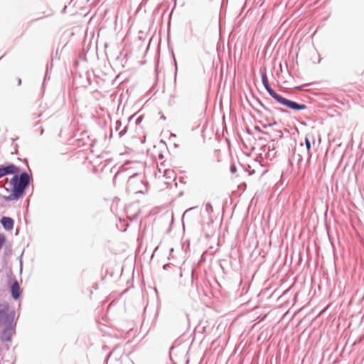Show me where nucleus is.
<instances>
[{
    "mask_svg": "<svg viewBox=\"0 0 364 364\" xmlns=\"http://www.w3.org/2000/svg\"><path fill=\"white\" fill-rule=\"evenodd\" d=\"M139 176V173H134V174H132V176H130L129 177V179L127 181V184L128 186H130L131 183H132L133 180Z\"/></svg>",
    "mask_w": 364,
    "mask_h": 364,
    "instance_id": "nucleus-19",
    "label": "nucleus"
},
{
    "mask_svg": "<svg viewBox=\"0 0 364 364\" xmlns=\"http://www.w3.org/2000/svg\"><path fill=\"white\" fill-rule=\"evenodd\" d=\"M4 55L0 58V60L3 58Z\"/></svg>",
    "mask_w": 364,
    "mask_h": 364,
    "instance_id": "nucleus-54",
    "label": "nucleus"
},
{
    "mask_svg": "<svg viewBox=\"0 0 364 364\" xmlns=\"http://www.w3.org/2000/svg\"><path fill=\"white\" fill-rule=\"evenodd\" d=\"M262 127H263V128L266 129V128H268V127H271V124H270V123L263 124Z\"/></svg>",
    "mask_w": 364,
    "mask_h": 364,
    "instance_id": "nucleus-32",
    "label": "nucleus"
},
{
    "mask_svg": "<svg viewBox=\"0 0 364 364\" xmlns=\"http://www.w3.org/2000/svg\"><path fill=\"white\" fill-rule=\"evenodd\" d=\"M173 7H172V9H171V11H170V14H168L169 19L171 18V15L173 14V11H174V9H176V5H177V1H173Z\"/></svg>",
    "mask_w": 364,
    "mask_h": 364,
    "instance_id": "nucleus-25",
    "label": "nucleus"
},
{
    "mask_svg": "<svg viewBox=\"0 0 364 364\" xmlns=\"http://www.w3.org/2000/svg\"><path fill=\"white\" fill-rule=\"evenodd\" d=\"M1 166L6 176L9 175H13V176L9 181V187L5 188L6 191L9 193V195L0 194V198L6 202H11L17 201L23 198L30 183L33 181L32 175L28 174L25 170H21L19 166L12 163H7Z\"/></svg>",
    "mask_w": 364,
    "mask_h": 364,
    "instance_id": "nucleus-1",
    "label": "nucleus"
},
{
    "mask_svg": "<svg viewBox=\"0 0 364 364\" xmlns=\"http://www.w3.org/2000/svg\"><path fill=\"white\" fill-rule=\"evenodd\" d=\"M4 176H6L3 170V168L0 165V178H3Z\"/></svg>",
    "mask_w": 364,
    "mask_h": 364,
    "instance_id": "nucleus-30",
    "label": "nucleus"
},
{
    "mask_svg": "<svg viewBox=\"0 0 364 364\" xmlns=\"http://www.w3.org/2000/svg\"><path fill=\"white\" fill-rule=\"evenodd\" d=\"M55 11L50 9L49 11H44L42 12L43 14L45 15V16H50L51 15H53V14L54 13Z\"/></svg>",
    "mask_w": 364,
    "mask_h": 364,
    "instance_id": "nucleus-21",
    "label": "nucleus"
},
{
    "mask_svg": "<svg viewBox=\"0 0 364 364\" xmlns=\"http://www.w3.org/2000/svg\"><path fill=\"white\" fill-rule=\"evenodd\" d=\"M39 121L36 122V126L39 124Z\"/></svg>",
    "mask_w": 364,
    "mask_h": 364,
    "instance_id": "nucleus-53",
    "label": "nucleus"
},
{
    "mask_svg": "<svg viewBox=\"0 0 364 364\" xmlns=\"http://www.w3.org/2000/svg\"><path fill=\"white\" fill-rule=\"evenodd\" d=\"M277 184L282 185L283 184V181L282 179H280L279 181H278Z\"/></svg>",
    "mask_w": 364,
    "mask_h": 364,
    "instance_id": "nucleus-43",
    "label": "nucleus"
},
{
    "mask_svg": "<svg viewBox=\"0 0 364 364\" xmlns=\"http://www.w3.org/2000/svg\"><path fill=\"white\" fill-rule=\"evenodd\" d=\"M16 311L7 301L0 303V327L2 324L14 321Z\"/></svg>",
    "mask_w": 364,
    "mask_h": 364,
    "instance_id": "nucleus-3",
    "label": "nucleus"
},
{
    "mask_svg": "<svg viewBox=\"0 0 364 364\" xmlns=\"http://www.w3.org/2000/svg\"><path fill=\"white\" fill-rule=\"evenodd\" d=\"M179 181H180V182H183V178H182V177H180Z\"/></svg>",
    "mask_w": 364,
    "mask_h": 364,
    "instance_id": "nucleus-49",
    "label": "nucleus"
},
{
    "mask_svg": "<svg viewBox=\"0 0 364 364\" xmlns=\"http://www.w3.org/2000/svg\"><path fill=\"white\" fill-rule=\"evenodd\" d=\"M87 85H90L91 84V80L89 77H87Z\"/></svg>",
    "mask_w": 364,
    "mask_h": 364,
    "instance_id": "nucleus-42",
    "label": "nucleus"
},
{
    "mask_svg": "<svg viewBox=\"0 0 364 364\" xmlns=\"http://www.w3.org/2000/svg\"><path fill=\"white\" fill-rule=\"evenodd\" d=\"M8 287L11 294V298L14 301L18 300L22 296V290L18 280L15 277L8 276Z\"/></svg>",
    "mask_w": 364,
    "mask_h": 364,
    "instance_id": "nucleus-5",
    "label": "nucleus"
},
{
    "mask_svg": "<svg viewBox=\"0 0 364 364\" xmlns=\"http://www.w3.org/2000/svg\"><path fill=\"white\" fill-rule=\"evenodd\" d=\"M266 147H267V149L268 150V151L267 153V157L269 158L270 159H272L276 155V151H274V143L272 144V146L270 144H267L266 146Z\"/></svg>",
    "mask_w": 364,
    "mask_h": 364,
    "instance_id": "nucleus-13",
    "label": "nucleus"
},
{
    "mask_svg": "<svg viewBox=\"0 0 364 364\" xmlns=\"http://www.w3.org/2000/svg\"><path fill=\"white\" fill-rule=\"evenodd\" d=\"M264 110L268 114V115L267 116H264L263 114V116L262 117H264L266 121L270 120V119H274L277 112H280L282 114H289L291 112V110L287 107L282 108L269 106H267ZM292 112L294 111L292 110Z\"/></svg>",
    "mask_w": 364,
    "mask_h": 364,
    "instance_id": "nucleus-6",
    "label": "nucleus"
},
{
    "mask_svg": "<svg viewBox=\"0 0 364 364\" xmlns=\"http://www.w3.org/2000/svg\"><path fill=\"white\" fill-rule=\"evenodd\" d=\"M18 139V137H16V139H13L12 141H13V145H14V151L12 152L13 154H17L18 152V145L17 144H14V141L16 140H17Z\"/></svg>",
    "mask_w": 364,
    "mask_h": 364,
    "instance_id": "nucleus-18",
    "label": "nucleus"
},
{
    "mask_svg": "<svg viewBox=\"0 0 364 364\" xmlns=\"http://www.w3.org/2000/svg\"><path fill=\"white\" fill-rule=\"evenodd\" d=\"M311 140L313 142L315 141L314 136L312 134H307L304 139V144L307 151V153L310 154L311 149Z\"/></svg>",
    "mask_w": 364,
    "mask_h": 364,
    "instance_id": "nucleus-10",
    "label": "nucleus"
},
{
    "mask_svg": "<svg viewBox=\"0 0 364 364\" xmlns=\"http://www.w3.org/2000/svg\"><path fill=\"white\" fill-rule=\"evenodd\" d=\"M199 274L195 268L191 269V289L190 294H193L196 291L199 294Z\"/></svg>",
    "mask_w": 364,
    "mask_h": 364,
    "instance_id": "nucleus-7",
    "label": "nucleus"
},
{
    "mask_svg": "<svg viewBox=\"0 0 364 364\" xmlns=\"http://www.w3.org/2000/svg\"><path fill=\"white\" fill-rule=\"evenodd\" d=\"M143 2H144V1H141L140 4H139V7H140V8H141L142 3H143Z\"/></svg>",
    "mask_w": 364,
    "mask_h": 364,
    "instance_id": "nucleus-48",
    "label": "nucleus"
},
{
    "mask_svg": "<svg viewBox=\"0 0 364 364\" xmlns=\"http://www.w3.org/2000/svg\"><path fill=\"white\" fill-rule=\"evenodd\" d=\"M255 130L257 131V132L260 133V134H262L264 135H269V132H266V131H264L262 130L259 126L257 125H255V127H254Z\"/></svg>",
    "mask_w": 364,
    "mask_h": 364,
    "instance_id": "nucleus-16",
    "label": "nucleus"
},
{
    "mask_svg": "<svg viewBox=\"0 0 364 364\" xmlns=\"http://www.w3.org/2000/svg\"><path fill=\"white\" fill-rule=\"evenodd\" d=\"M272 120V122H270L271 127L275 126L278 124L277 121L275 120V119H270Z\"/></svg>",
    "mask_w": 364,
    "mask_h": 364,
    "instance_id": "nucleus-29",
    "label": "nucleus"
},
{
    "mask_svg": "<svg viewBox=\"0 0 364 364\" xmlns=\"http://www.w3.org/2000/svg\"><path fill=\"white\" fill-rule=\"evenodd\" d=\"M5 291V287L4 285H2V287H0V296H2L1 291Z\"/></svg>",
    "mask_w": 364,
    "mask_h": 364,
    "instance_id": "nucleus-34",
    "label": "nucleus"
},
{
    "mask_svg": "<svg viewBox=\"0 0 364 364\" xmlns=\"http://www.w3.org/2000/svg\"><path fill=\"white\" fill-rule=\"evenodd\" d=\"M250 106H251V107H252V109H254V110H255V112H257V113L260 117H262V116H263V113H262V112L261 110H259V109H257V108H256V107H253V106L252 105V104H250Z\"/></svg>",
    "mask_w": 364,
    "mask_h": 364,
    "instance_id": "nucleus-24",
    "label": "nucleus"
},
{
    "mask_svg": "<svg viewBox=\"0 0 364 364\" xmlns=\"http://www.w3.org/2000/svg\"><path fill=\"white\" fill-rule=\"evenodd\" d=\"M253 98L255 100V101L257 102V103L262 107L263 108V109H264V108L267 107L266 105H264L263 103V102L257 97H255L253 96Z\"/></svg>",
    "mask_w": 364,
    "mask_h": 364,
    "instance_id": "nucleus-17",
    "label": "nucleus"
},
{
    "mask_svg": "<svg viewBox=\"0 0 364 364\" xmlns=\"http://www.w3.org/2000/svg\"><path fill=\"white\" fill-rule=\"evenodd\" d=\"M171 136L176 137V136L174 134H171Z\"/></svg>",
    "mask_w": 364,
    "mask_h": 364,
    "instance_id": "nucleus-47",
    "label": "nucleus"
},
{
    "mask_svg": "<svg viewBox=\"0 0 364 364\" xmlns=\"http://www.w3.org/2000/svg\"><path fill=\"white\" fill-rule=\"evenodd\" d=\"M273 136L279 139H282L284 136L283 133L281 130H274L273 132Z\"/></svg>",
    "mask_w": 364,
    "mask_h": 364,
    "instance_id": "nucleus-15",
    "label": "nucleus"
},
{
    "mask_svg": "<svg viewBox=\"0 0 364 364\" xmlns=\"http://www.w3.org/2000/svg\"><path fill=\"white\" fill-rule=\"evenodd\" d=\"M162 8H164V9L161 12V16H164L167 11V9H168V6L164 3L158 4L156 6V7L154 8V11H153L154 14H155V15L158 14L160 12L161 9H162Z\"/></svg>",
    "mask_w": 364,
    "mask_h": 364,
    "instance_id": "nucleus-11",
    "label": "nucleus"
},
{
    "mask_svg": "<svg viewBox=\"0 0 364 364\" xmlns=\"http://www.w3.org/2000/svg\"><path fill=\"white\" fill-rule=\"evenodd\" d=\"M14 220L9 216H2L0 219V223L2 226V228L6 231H11L14 229Z\"/></svg>",
    "mask_w": 364,
    "mask_h": 364,
    "instance_id": "nucleus-8",
    "label": "nucleus"
},
{
    "mask_svg": "<svg viewBox=\"0 0 364 364\" xmlns=\"http://www.w3.org/2000/svg\"><path fill=\"white\" fill-rule=\"evenodd\" d=\"M40 135H43L44 133V129L42 127H39Z\"/></svg>",
    "mask_w": 364,
    "mask_h": 364,
    "instance_id": "nucleus-33",
    "label": "nucleus"
},
{
    "mask_svg": "<svg viewBox=\"0 0 364 364\" xmlns=\"http://www.w3.org/2000/svg\"><path fill=\"white\" fill-rule=\"evenodd\" d=\"M173 266V264L172 263H166L165 264L163 265V269L164 270H167L168 268L171 267Z\"/></svg>",
    "mask_w": 364,
    "mask_h": 364,
    "instance_id": "nucleus-27",
    "label": "nucleus"
},
{
    "mask_svg": "<svg viewBox=\"0 0 364 364\" xmlns=\"http://www.w3.org/2000/svg\"><path fill=\"white\" fill-rule=\"evenodd\" d=\"M140 211L136 212L132 218L131 220H136L139 214Z\"/></svg>",
    "mask_w": 364,
    "mask_h": 364,
    "instance_id": "nucleus-31",
    "label": "nucleus"
},
{
    "mask_svg": "<svg viewBox=\"0 0 364 364\" xmlns=\"http://www.w3.org/2000/svg\"><path fill=\"white\" fill-rule=\"evenodd\" d=\"M173 65H174V67H175V78H176V75H177V72H178V65H177L176 59L175 55H174L173 53Z\"/></svg>",
    "mask_w": 364,
    "mask_h": 364,
    "instance_id": "nucleus-20",
    "label": "nucleus"
},
{
    "mask_svg": "<svg viewBox=\"0 0 364 364\" xmlns=\"http://www.w3.org/2000/svg\"><path fill=\"white\" fill-rule=\"evenodd\" d=\"M43 18V16L42 17H38V18H36L32 20L31 21H38V20L41 19Z\"/></svg>",
    "mask_w": 364,
    "mask_h": 364,
    "instance_id": "nucleus-40",
    "label": "nucleus"
},
{
    "mask_svg": "<svg viewBox=\"0 0 364 364\" xmlns=\"http://www.w3.org/2000/svg\"><path fill=\"white\" fill-rule=\"evenodd\" d=\"M17 321H11L2 324L0 330V341L2 343H11L16 334Z\"/></svg>",
    "mask_w": 364,
    "mask_h": 364,
    "instance_id": "nucleus-4",
    "label": "nucleus"
},
{
    "mask_svg": "<svg viewBox=\"0 0 364 364\" xmlns=\"http://www.w3.org/2000/svg\"><path fill=\"white\" fill-rule=\"evenodd\" d=\"M184 6V2H183L181 4V6Z\"/></svg>",
    "mask_w": 364,
    "mask_h": 364,
    "instance_id": "nucleus-51",
    "label": "nucleus"
},
{
    "mask_svg": "<svg viewBox=\"0 0 364 364\" xmlns=\"http://www.w3.org/2000/svg\"><path fill=\"white\" fill-rule=\"evenodd\" d=\"M115 362H116V364H122L121 362L119 361V360H118V359H116Z\"/></svg>",
    "mask_w": 364,
    "mask_h": 364,
    "instance_id": "nucleus-44",
    "label": "nucleus"
},
{
    "mask_svg": "<svg viewBox=\"0 0 364 364\" xmlns=\"http://www.w3.org/2000/svg\"><path fill=\"white\" fill-rule=\"evenodd\" d=\"M18 85H20L21 84V79L18 77Z\"/></svg>",
    "mask_w": 364,
    "mask_h": 364,
    "instance_id": "nucleus-41",
    "label": "nucleus"
},
{
    "mask_svg": "<svg viewBox=\"0 0 364 364\" xmlns=\"http://www.w3.org/2000/svg\"><path fill=\"white\" fill-rule=\"evenodd\" d=\"M246 132L250 134V135H252V132L250 129H247Z\"/></svg>",
    "mask_w": 364,
    "mask_h": 364,
    "instance_id": "nucleus-37",
    "label": "nucleus"
},
{
    "mask_svg": "<svg viewBox=\"0 0 364 364\" xmlns=\"http://www.w3.org/2000/svg\"><path fill=\"white\" fill-rule=\"evenodd\" d=\"M122 127V122L120 120H117L115 122V130L119 132V136H123L127 132V127L125 126L122 130H119Z\"/></svg>",
    "mask_w": 364,
    "mask_h": 364,
    "instance_id": "nucleus-12",
    "label": "nucleus"
},
{
    "mask_svg": "<svg viewBox=\"0 0 364 364\" xmlns=\"http://www.w3.org/2000/svg\"><path fill=\"white\" fill-rule=\"evenodd\" d=\"M196 208H197V207H192V208H190L187 209V210L184 212V213H183V217H184V215H185L186 214H187L188 212H190V211H191V210H193L196 209ZM183 218H182V219H183Z\"/></svg>",
    "mask_w": 364,
    "mask_h": 364,
    "instance_id": "nucleus-28",
    "label": "nucleus"
},
{
    "mask_svg": "<svg viewBox=\"0 0 364 364\" xmlns=\"http://www.w3.org/2000/svg\"><path fill=\"white\" fill-rule=\"evenodd\" d=\"M116 348H117V346L114 347V348L107 355V356L105 357V361H104L105 364H107L109 358H110L111 355L112 354L114 350L116 349Z\"/></svg>",
    "mask_w": 364,
    "mask_h": 364,
    "instance_id": "nucleus-22",
    "label": "nucleus"
},
{
    "mask_svg": "<svg viewBox=\"0 0 364 364\" xmlns=\"http://www.w3.org/2000/svg\"><path fill=\"white\" fill-rule=\"evenodd\" d=\"M20 271L21 272L22 271V264H21V262L20 263Z\"/></svg>",
    "mask_w": 364,
    "mask_h": 364,
    "instance_id": "nucleus-46",
    "label": "nucleus"
},
{
    "mask_svg": "<svg viewBox=\"0 0 364 364\" xmlns=\"http://www.w3.org/2000/svg\"><path fill=\"white\" fill-rule=\"evenodd\" d=\"M136 193H143V191H138Z\"/></svg>",
    "mask_w": 364,
    "mask_h": 364,
    "instance_id": "nucleus-52",
    "label": "nucleus"
},
{
    "mask_svg": "<svg viewBox=\"0 0 364 364\" xmlns=\"http://www.w3.org/2000/svg\"><path fill=\"white\" fill-rule=\"evenodd\" d=\"M134 114H133V115L130 116V117L128 118V121H129V122H131V120H132V119H134Z\"/></svg>",
    "mask_w": 364,
    "mask_h": 364,
    "instance_id": "nucleus-38",
    "label": "nucleus"
},
{
    "mask_svg": "<svg viewBox=\"0 0 364 364\" xmlns=\"http://www.w3.org/2000/svg\"><path fill=\"white\" fill-rule=\"evenodd\" d=\"M224 2H225V1H222L221 7L224 6Z\"/></svg>",
    "mask_w": 364,
    "mask_h": 364,
    "instance_id": "nucleus-50",
    "label": "nucleus"
},
{
    "mask_svg": "<svg viewBox=\"0 0 364 364\" xmlns=\"http://www.w3.org/2000/svg\"><path fill=\"white\" fill-rule=\"evenodd\" d=\"M66 9H67V6H66V5H64V6H63V9H62V11H61V13H62V14H65V12H66Z\"/></svg>",
    "mask_w": 364,
    "mask_h": 364,
    "instance_id": "nucleus-35",
    "label": "nucleus"
},
{
    "mask_svg": "<svg viewBox=\"0 0 364 364\" xmlns=\"http://www.w3.org/2000/svg\"><path fill=\"white\" fill-rule=\"evenodd\" d=\"M205 210L206 212L208 213V214H210L211 213L213 212V205L212 204L210 203V202H208L206 204H205Z\"/></svg>",
    "mask_w": 364,
    "mask_h": 364,
    "instance_id": "nucleus-14",
    "label": "nucleus"
},
{
    "mask_svg": "<svg viewBox=\"0 0 364 364\" xmlns=\"http://www.w3.org/2000/svg\"><path fill=\"white\" fill-rule=\"evenodd\" d=\"M143 120V117L142 116H139L136 119H135V124L136 125H139V124H141V122H142Z\"/></svg>",
    "mask_w": 364,
    "mask_h": 364,
    "instance_id": "nucleus-26",
    "label": "nucleus"
},
{
    "mask_svg": "<svg viewBox=\"0 0 364 364\" xmlns=\"http://www.w3.org/2000/svg\"><path fill=\"white\" fill-rule=\"evenodd\" d=\"M247 1H244V4H243V6H242V12H243L244 7H245V6L246 5V4H247Z\"/></svg>",
    "mask_w": 364,
    "mask_h": 364,
    "instance_id": "nucleus-39",
    "label": "nucleus"
},
{
    "mask_svg": "<svg viewBox=\"0 0 364 364\" xmlns=\"http://www.w3.org/2000/svg\"><path fill=\"white\" fill-rule=\"evenodd\" d=\"M1 186H0V188H1Z\"/></svg>",
    "mask_w": 364,
    "mask_h": 364,
    "instance_id": "nucleus-55",
    "label": "nucleus"
},
{
    "mask_svg": "<svg viewBox=\"0 0 364 364\" xmlns=\"http://www.w3.org/2000/svg\"><path fill=\"white\" fill-rule=\"evenodd\" d=\"M52 68H53V60H51L50 65H47L46 68V72H45L43 80V82H42V90H43V92H44V90H45L46 82L48 80H49L50 78V72L52 70Z\"/></svg>",
    "mask_w": 364,
    "mask_h": 364,
    "instance_id": "nucleus-9",
    "label": "nucleus"
},
{
    "mask_svg": "<svg viewBox=\"0 0 364 364\" xmlns=\"http://www.w3.org/2000/svg\"><path fill=\"white\" fill-rule=\"evenodd\" d=\"M262 83L268 94L274 100L281 106L287 107L294 112H299L307 109L305 104L299 103L292 100L288 99L277 92L270 85L265 70H260Z\"/></svg>",
    "mask_w": 364,
    "mask_h": 364,
    "instance_id": "nucleus-2",
    "label": "nucleus"
},
{
    "mask_svg": "<svg viewBox=\"0 0 364 364\" xmlns=\"http://www.w3.org/2000/svg\"><path fill=\"white\" fill-rule=\"evenodd\" d=\"M230 171L231 173H235L237 172V167L235 164L230 165Z\"/></svg>",
    "mask_w": 364,
    "mask_h": 364,
    "instance_id": "nucleus-23",
    "label": "nucleus"
},
{
    "mask_svg": "<svg viewBox=\"0 0 364 364\" xmlns=\"http://www.w3.org/2000/svg\"><path fill=\"white\" fill-rule=\"evenodd\" d=\"M159 114H161L160 117L161 119H166V117L161 113V112H159Z\"/></svg>",
    "mask_w": 364,
    "mask_h": 364,
    "instance_id": "nucleus-36",
    "label": "nucleus"
},
{
    "mask_svg": "<svg viewBox=\"0 0 364 364\" xmlns=\"http://www.w3.org/2000/svg\"><path fill=\"white\" fill-rule=\"evenodd\" d=\"M118 174H119V172H117V173L114 175V178H113V180H114V179L117 178V176H118Z\"/></svg>",
    "mask_w": 364,
    "mask_h": 364,
    "instance_id": "nucleus-45",
    "label": "nucleus"
}]
</instances>
